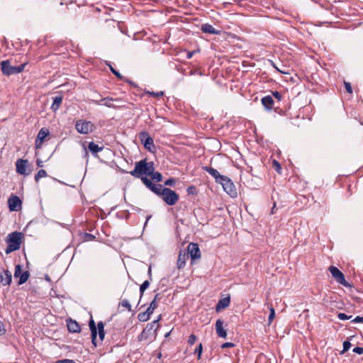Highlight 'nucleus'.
<instances>
[{
  "label": "nucleus",
  "mask_w": 363,
  "mask_h": 363,
  "mask_svg": "<svg viewBox=\"0 0 363 363\" xmlns=\"http://www.w3.org/2000/svg\"><path fill=\"white\" fill-rule=\"evenodd\" d=\"M153 165L152 162H148L146 159L141 160L135 162V168L130 174L135 178H140L143 182V178H147V176L152 174Z\"/></svg>",
  "instance_id": "1"
},
{
  "label": "nucleus",
  "mask_w": 363,
  "mask_h": 363,
  "mask_svg": "<svg viewBox=\"0 0 363 363\" xmlns=\"http://www.w3.org/2000/svg\"><path fill=\"white\" fill-rule=\"evenodd\" d=\"M23 235L22 233L13 232L9 234L7 238V247L6 248V254H9L13 251L18 250L22 242Z\"/></svg>",
  "instance_id": "2"
},
{
  "label": "nucleus",
  "mask_w": 363,
  "mask_h": 363,
  "mask_svg": "<svg viewBox=\"0 0 363 363\" xmlns=\"http://www.w3.org/2000/svg\"><path fill=\"white\" fill-rule=\"evenodd\" d=\"M89 328L91 333V341L93 345L96 347L98 344L97 330L99 336V341L102 342L103 340L104 339V325L102 321H100L98 323L96 328L94 321L93 320H91L89 321Z\"/></svg>",
  "instance_id": "3"
},
{
  "label": "nucleus",
  "mask_w": 363,
  "mask_h": 363,
  "mask_svg": "<svg viewBox=\"0 0 363 363\" xmlns=\"http://www.w3.org/2000/svg\"><path fill=\"white\" fill-rule=\"evenodd\" d=\"M161 319V315L157 320L148 323L146 327L143 330L142 333L138 336L139 341L147 340L151 336H156V331L159 328V321Z\"/></svg>",
  "instance_id": "4"
},
{
  "label": "nucleus",
  "mask_w": 363,
  "mask_h": 363,
  "mask_svg": "<svg viewBox=\"0 0 363 363\" xmlns=\"http://www.w3.org/2000/svg\"><path fill=\"white\" fill-rule=\"evenodd\" d=\"M27 63L25 62L18 66H11L9 60H4L1 62V68L4 75L10 76L21 73L24 69Z\"/></svg>",
  "instance_id": "5"
},
{
  "label": "nucleus",
  "mask_w": 363,
  "mask_h": 363,
  "mask_svg": "<svg viewBox=\"0 0 363 363\" xmlns=\"http://www.w3.org/2000/svg\"><path fill=\"white\" fill-rule=\"evenodd\" d=\"M162 200L169 206L174 205L179 200V195L169 188H164L161 192Z\"/></svg>",
  "instance_id": "6"
},
{
  "label": "nucleus",
  "mask_w": 363,
  "mask_h": 363,
  "mask_svg": "<svg viewBox=\"0 0 363 363\" xmlns=\"http://www.w3.org/2000/svg\"><path fill=\"white\" fill-rule=\"evenodd\" d=\"M223 186V190L232 198H235L238 195L237 189L228 177L225 176L221 178L219 182Z\"/></svg>",
  "instance_id": "7"
},
{
  "label": "nucleus",
  "mask_w": 363,
  "mask_h": 363,
  "mask_svg": "<svg viewBox=\"0 0 363 363\" xmlns=\"http://www.w3.org/2000/svg\"><path fill=\"white\" fill-rule=\"evenodd\" d=\"M75 128L81 134H89L94 130V125L91 121L78 120L76 122Z\"/></svg>",
  "instance_id": "8"
},
{
  "label": "nucleus",
  "mask_w": 363,
  "mask_h": 363,
  "mask_svg": "<svg viewBox=\"0 0 363 363\" xmlns=\"http://www.w3.org/2000/svg\"><path fill=\"white\" fill-rule=\"evenodd\" d=\"M329 271L332 274L333 277L335 279V280L345 286H347L349 284L345 279V276L343 273L340 271L336 267L330 266L329 267Z\"/></svg>",
  "instance_id": "9"
},
{
  "label": "nucleus",
  "mask_w": 363,
  "mask_h": 363,
  "mask_svg": "<svg viewBox=\"0 0 363 363\" xmlns=\"http://www.w3.org/2000/svg\"><path fill=\"white\" fill-rule=\"evenodd\" d=\"M139 137L141 141L144 143L145 147L149 151L152 152L155 149L154 140L147 132L140 133Z\"/></svg>",
  "instance_id": "10"
},
{
  "label": "nucleus",
  "mask_w": 363,
  "mask_h": 363,
  "mask_svg": "<svg viewBox=\"0 0 363 363\" xmlns=\"http://www.w3.org/2000/svg\"><path fill=\"white\" fill-rule=\"evenodd\" d=\"M28 166V161L27 160L18 159L16 162V172L21 175H28L30 171H27Z\"/></svg>",
  "instance_id": "11"
},
{
  "label": "nucleus",
  "mask_w": 363,
  "mask_h": 363,
  "mask_svg": "<svg viewBox=\"0 0 363 363\" xmlns=\"http://www.w3.org/2000/svg\"><path fill=\"white\" fill-rule=\"evenodd\" d=\"M143 183L155 194L161 196L163 187L161 184H153L148 178H143Z\"/></svg>",
  "instance_id": "12"
},
{
  "label": "nucleus",
  "mask_w": 363,
  "mask_h": 363,
  "mask_svg": "<svg viewBox=\"0 0 363 363\" xmlns=\"http://www.w3.org/2000/svg\"><path fill=\"white\" fill-rule=\"evenodd\" d=\"M50 134L48 129L43 128H41L37 135L35 141V149H40L42 147L45 138Z\"/></svg>",
  "instance_id": "13"
},
{
  "label": "nucleus",
  "mask_w": 363,
  "mask_h": 363,
  "mask_svg": "<svg viewBox=\"0 0 363 363\" xmlns=\"http://www.w3.org/2000/svg\"><path fill=\"white\" fill-rule=\"evenodd\" d=\"M119 99H113L111 97L102 98L101 100H91V102L96 105H104L108 108H116V106L113 104V101H120Z\"/></svg>",
  "instance_id": "14"
},
{
  "label": "nucleus",
  "mask_w": 363,
  "mask_h": 363,
  "mask_svg": "<svg viewBox=\"0 0 363 363\" xmlns=\"http://www.w3.org/2000/svg\"><path fill=\"white\" fill-rule=\"evenodd\" d=\"M186 253H189V257L190 256L193 260L201 257L200 249L196 243L191 242L188 245V252Z\"/></svg>",
  "instance_id": "15"
},
{
  "label": "nucleus",
  "mask_w": 363,
  "mask_h": 363,
  "mask_svg": "<svg viewBox=\"0 0 363 363\" xmlns=\"http://www.w3.org/2000/svg\"><path fill=\"white\" fill-rule=\"evenodd\" d=\"M12 281V275L8 269L0 270V284L4 286L10 285Z\"/></svg>",
  "instance_id": "16"
},
{
  "label": "nucleus",
  "mask_w": 363,
  "mask_h": 363,
  "mask_svg": "<svg viewBox=\"0 0 363 363\" xmlns=\"http://www.w3.org/2000/svg\"><path fill=\"white\" fill-rule=\"evenodd\" d=\"M10 211H16L21 208V201L17 196H12L8 200Z\"/></svg>",
  "instance_id": "17"
},
{
  "label": "nucleus",
  "mask_w": 363,
  "mask_h": 363,
  "mask_svg": "<svg viewBox=\"0 0 363 363\" xmlns=\"http://www.w3.org/2000/svg\"><path fill=\"white\" fill-rule=\"evenodd\" d=\"M223 321L221 319H218L216 322V332L218 337L225 338L227 337V332L223 328Z\"/></svg>",
  "instance_id": "18"
},
{
  "label": "nucleus",
  "mask_w": 363,
  "mask_h": 363,
  "mask_svg": "<svg viewBox=\"0 0 363 363\" xmlns=\"http://www.w3.org/2000/svg\"><path fill=\"white\" fill-rule=\"evenodd\" d=\"M203 169L210 174L216 179L217 183H219L221 180V178L225 177L223 175H220L216 169L210 167H203Z\"/></svg>",
  "instance_id": "19"
},
{
  "label": "nucleus",
  "mask_w": 363,
  "mask_h": 363,
  "mask_svg": "<svg viewBox=\"0 0 363 363\" xmlns=\"http://www.w3.org/2000/svg\"><path fill=\"white\" fill-rule=\"evenodd\" d=\"M188 259H189V253H186V252L180 251L179 256H178L177 267L179 269L183 268L186 265V262Z\"/></svg>",
  "instance_id": "20"
},
{
  "label": "nucleus",
  "mask_w": 363,
  "mask_h": 363,
  "mask_svg": "<svg viewBox=\"0 0 363 363\" xmlns=\"http://www.w3.org/2000/svg\"><path fill=\"white\" fill-rule=\"evenodd\" d=\"M230 302V297H225L218 301L216 306V311L217 312L220 311L222 309L227 308Z\"/></svg>",
  "instance_id": "21"
},
{
  "label": "nucleus",
  "mask_w": 363,
  "mask_h": 363,
  "mask_svg": "<svg viewBox=\"0 0 363 363\" xmlns=\"http://www.w3.org/2000/svg\"><path fill=\"white\" fill-rule=\"evenodd\" d=\"M262 104L267 110H271L274 105V100L271 96H266L262 99Z\"/></svg>",
  "instance_id": "22"
},
{
  "label": "nucleus",
  "mask_w": 363,
  "mask_h": 363,
  "mask_svg": "<svg viewBox=\"0 0 363 363\" xmlns=\"http://www.w3.org/2000/svg\"><path fill=\"white\" fill-rule=\"evenodd\" d=\"M67 329L71 333H79L80 331V325L75 320H70L67 324Z\"/></svg>",
  "instance_id": "23"
},
{
  "label": "nucleus",
  "mask_w": 363,
  "mask_h": 363,
  "mask_svg": "<svg viewBox=\"0 0 363 363\" xmlns=\"http://www.w3.org/2000/svg\"><path fill=\"white\" fill-rule=\"evenodd\" d=\"M201 30L205 33L218 34L219 31L216 30L213 26L208 23H205L201 26Z\"/></svg>",
  "instance_id": "24"
},
{
  "label": "nucleus",
  "mask_w": 363,
  "mask_h": 363,
  "mask_svg": "<svg viewBox=\"0 0 363 363\" xmlns=\"http://www.w3.org/2000/svg\"><path fill=\"white\" fill-rule=\"evenodd\" d=\"M62 96H57L53 98V102H52V104L51 106V109L54 111V112H56L61 104H62Z\"/></svg>",
  "instance_id": "25"
},
{
  "label": "nucleus",
  "mask_w": 363,
  "mask_h": 363,
  "mask_svg": "<svg viewBox=\"0 0 363 363\" xmlns=\"http://www.w3.org/2000/svg\"><path fill=\"white\" fill-rule=\"evenodd\" d=\"M88 149L93 155H96L99 152H101L104 149V147H99L98 145L95 144L94 142H90L88 145Z\"/></svg>",
  "instance_id": "26"
},
{
  "label": "nucleus",
  "mask_w": 363,
  "mask_h": 363,
  "mask_svg": "<svg viewBox=\"0 0 363 363\" xmlns=\"http://www.w3.org/2000/svg\"><path fill=\"white\" fill-rule=\"evenodd\" d=\"M153 180L161 182L162 180V175L159 172H155V167L153 166L152 174L149 175Z\"/></svg>",
  "instance_id": "27"
},
{
  "label": "nucleus",
  "mask_w": 363,
  "mask_h": 363,
  "mask_svg": "<svg viewBox=\"0 0 363 363\" xmlns=\"http://www.w3.org/2000/svg\"><path fill=\"white\" fill-rule=\"evenodd\" d=\"M28 277H29L28 272H27V271L23 272L19 277L18 284L21 285V284H24L25 282H26L27 280L28 279Z\"/></svg>",
  "instance_id": "28"
},
{
  "label": "nucleus",
  "mask_w": 363,
  "mask_h": 363,
  "mask_svg": "<svg viewBox=\"0 0 363 363\" xmlns=\"http://www.w3.org/2000/svg\"><path fill=\"white\" fill-rule=\"evenodd\" d=\"M47 177V172L44 169H40L36 175L35 176V180L36 182L39 181L40 179Z\"/></svg>",
  "instance_id": "29"
},
{
  "label": "nucleus",
  "mask_w": 363,
  "mask_h": 363,
  "mask_svg": "<svg viewBox=\"0 0 363 363\" xmlns=\"http://www.w3.org/2000/svg\"><path fill=\"white\" fill-rule=\"evenodd\" d=\"M138 318L141 322H145L150 319V315L145 312L140 313L138 315Z\"/></svg>",
  "instance_id": "30"
},
{
  "label": "nucleus",
  "mask_w": 363,
  "mask_h": 363,
  "mask_svg": "<svg viewBox=\"0 0 363 363\" xmlns=\"http://www.w3.org/2000/svg\"><path fill=\"white\" fill-rule=\"evenodd\" d=\"M150 286V282L149 281L146 280L141 285H140V296H143L144 291H145V289H147Z\"/></svg>",
  "instance_id": "31"
},
{
  "label": "nucleus",
  "mask_w": 363,
  "mask_h": 363,
  "mask_svg": "<svg viewBox=\"0 0 363 363\" xmlns=\"http://www.w3.org/2000/svg\"><path fill=\"white\" fill-rule=\"evenodd\" d=\"M121 305L127 308L128 311H132V308H131V305L130 303H129V301L128 299H123L121 302Z\"/></svg>",
  "instance_id": "32"
},
{
  "label": "nucleus",
  "mask_w": 363,
  "mask_h": 363,
  "mask_svg": "<svg viewBox=\"0 0 363 363\" xmlns=\"http://www.w3.org/2000/svg\"><path fill=\"white\" fill-rule=\"evenodd\" d=\"M202 351H203V346H202V344L201 343H199L198 345V346L196 347V348L194 350V353L195 354H197L198 355V359H200L201 357V354H202Z\"/></svg>",
  "instance_id": "33"
},
{
  "label": "nucleus",
  "mask_w": 363,
  "mask_h": 363,
  "mask_svg": "<svg viewBox=\"0 0 363 363\" xmlns=\"http://www.w3.org/2000/svg\"><path fill=\"white\" fill-rule=\"evenodd\" d=\"M109 66L110 70L111 72L118 79H123V77L121 74L119 72L116 70L110 64H107Z\"/></svg>",
  "instance_id": "34"
},
{
  "label": "nucleus",
  "mask_w": 363,
  "mask_h": 363,
  "mask_svg": "<svg viewBox=\"0 0 363 363\" xmlns=\"http://www.w3.org/2000/svg\"><path fill=\"white\" fill-rule=\"evenodd\" d=\"M22 273L23 272H22L21 266L20 264L16 265V267H15V272H14V277H19Z\"/></svg>",
  "instance_id": "35"
},
{
  "label": "nucleus",
  "mask_w": 363,
  "mask_h": 363,
  "mask_svg": "<svg viewBox=\"0 0 363 363\" xmlns=\"http://www.w3.org/2000/svg\"><path fill=\"white\" fill-rule=\"evenodd\" d=\"M351 347V343L349 341H345L343 342V349L341 351L340 354H344Z\"/></svg>",
  "instance_id": "36"
},
{
  "label": "nucleus",
  "mask_w": 363,
  "mask_h": 363,
  "mask_svg": "<svg viewBox=\"0 0 363 363\" xmlns=\"http://www.w3.org/2000/svg\"><path fill=\"white\" fill-rule=\"evenodd\" d=\"M196 339L197 337L194 334L190 335L188 338V344L189 345H193L196 342Z\"/></svg>",
  "instance_id": "37"
},
{
  "label": "nucleus",
  "mask_w": 363,
  "mask_h": 363,
  "mask_svg": "<svg viewBox=\"0 0 363 363\" xmlns=\"http://www.w3.org/2000/svg\"><path fill=\"white\" fill-rule=\"evenodd\" d=\"M337 317L340 320H349L352 318V315H347V314L344 313H339L337 314Z\"/></svg>",
  "instance_id": "38"
},
{
  "label": "nucleus",
  "mask_w": 363,
  "mask_h": 363,
  "mask_svg": "<svg viewBox=\"0 0 363 363\" xmlns=\"http://www.w3.org/2000/svg\"><path fill=\"white\" fill-rule=\"evenodd\" d=\"M269 310H270V313L269 315L268 320H269V322L271 323L275 317V310L272 306H271L269 308Z\"/></svg>",
  "instance_id": "39"
},
{
  "label": "nucleus",
  "mask_w": 363,
  "mask_h": 363,
  "mask_svg": "<svg viewBox=\"0 0 363 363\" xmlns=\"http://www.w3.org/2000/svg\"><path fill=\"white\" fill-rule=\"evenodd\" d=\"M273 167L275 168V170L278 173H281V164L277 160H273Z\"/></svg>",
  "instance_id": "40"
},
{
  "label": "nucleus",
  "mask_w": 363,
  "mask_h": 363,
  "mask_svg": "<svg viewBox=\"0 0 363 363\" xmlns=\"http://www.w3.org/2000/svg\"><path fill=\"white\" fill-rule=\"evenodd\" d=\"M158 296L159 294H156L155 298L152 301V302L150 304L151 308H153L154 310L157 307V303H156V301L158 299Z\"/></svg>",
  "instance_id": "41"
},
{
  "label": "nucleus",
  "mask_w": 363,
  "mask_h": 363,
  "mask_svg": "<svg viewBox=\"0 0 363 363\" xmlns=\"http://www.w3.org/2000/svg\"><path fill=\"white\" fill-rule=\"evenodd\" d=\"M147 94L150 96H155V97H160V96H162L164 95L163 91H159V92L147 91Z\"/></svg>",
  "instance_id": "42"
},
{
  "label": "nucleus",
  "mask_w": 363,
  "mask_h": 363,
  "mask_svg": "<svg viewBox=\"0 0 363 363\" xmlns=\"http://www.w3.org/2000/svg\"><path fill=\"white\" fill-rule=\"evenodd\" d=\"M176 183V179L174 178H169L164 182L166 186H173Z\"/></svg>",
  "instance_id": "43"
},
{
  "label": "nucleus",
  "mask_w": 363,
  "mask_h": 363,
  "mask_svg": "<svg viewBox=\"0 0 363 363\" xmlns=\"http://www.w3.org/2000/svg\"><path fill=\"white\" fill-rule=\"evenodd\" d=\"M344 84H345V87L348 93L351 94L352 92V89L350 83L347 82H345Z\"/></svg>",
  "instance_id": "44"
},
{
  "label": "nucleus",
  "mask_w": 363,
  "mask_h": 363,
  "mask_svg": "<svg viewBox=\"0 0 363 363\" xmlns=\"http://www.w3.org/2000/svg\"><path fill=\"white\" fill-rule=\"evenodd\" d=\"M353 352L354 353H357V354H363V347H356L353 349Z\"/></svg>",
  "instance_id": "45"
},
{
  "label": "nucleus",
  "mask_w": 363,
  "mask_h": 363,
  "mask_svg": "<svg viewBox=\"0 0 363 363\" xmlns=\"http://www.w3.org/2000/svg\"><path fill=\"white\" fill-rule=\"evenodd\" d=\"M55 363H75L74 360L69 359H64L56 361Z\"/></svg>",
  "instance_id": "46"
},
{
  "label": "nucleus",
  "mask_w": 363,
  "mask_h": 363,
  "mask_svg": "<svg viewBox=\"0 0 363 363\" xmlns=\"http://www.w3.org/2000/svg\"><path fill=\"white\" fill-rule=\"evenodd\" d=\"M272 94L278 101L281 100V95L279 91H275L272 92Z\"/></svg>",
  "instance_id": "47"
},
{
  "label": "nucleus",
  "mask_w": 363,
  "mask_h": 363,
  "mask_svg": "<svg viewBox=\"0 0 363 363\" xmlns=\"http://www.w3.org/2000/svg\"><path fill=\"white\" fill-rule=\"evenodd\" d=\"M352 321L355 323H363V316L362 317L357 316Z\"/></svg>",
  "instance_id": "48"
},
{
  "label": "nucleus",
  "mask_w": 363,
  "mask_h": 363,
  "mask_svg": "<svg viewBox=\"0 0 363 363\" xmlns=\"http://www.w3.org/2000/svg\"><path fill=\"white\" fill-rule=\"evenodd\" d=\"M6 333V329L4 328V325L1 321H0V335H4Z\"/></svg>",
  "instance_id": "49"
},
{
  "label": "nucleus",
  "mask_w": 363,
  "mask_h": 363,
  "mask_svg": "<svg viewBox=\"0 0 363 363\" xmlns=\"http://www.w3.org/2000/svg\"><path fill=\"white\" fill-rule=\"evenodd\" d=\"M235 345L232 342H225L222 345V348H228V347H233Z\"/></svg>",
  "instance_id": "50"
},
{
  "label": "nucleus",
  "mask_w": 363,
  "mask_h": 363,
  "mask_svg": "<svg viewBox=\"0 0 363 363\" xmlns=\"http://www.w3.org/2000/svg\"><path fill=\"white\" fill-rule=\"evenodd\" d=\"M194 74H199V75H203L202 72L198 70H191L189 72V75H194Z\"/></svg>",
  "instance_id": "51"
},
{
  "label": "nucleus",
  "mask_w": 363,
  "mask_h": 363,
  "mask_svg": "<svg viewBox=\"0 0 363 363\" xmlns=\"http://www.w3.org/2000/svg\"><path fill=\"white\" fill-rule=\"evenodd\" d=\"M154 311H155V310H154L153 308H151V307H150V306H149V307L147 308V310H146L145 313H147V314L150 316V315L153 313Z\"/></svg>",
  "instance_id": "52"
},
{
  "label": "nucleus",
  "mask_w": 363,
  "mask_h": 363,
  "mask_svg": "<svg viewBox=\"0 0 363 363\" xmlns=\"http://www.w3.org/2000/svg\"><path fill=\"white\" fill-rule=\"evenodd\" d=\"M36 163H37L38 167H42L43 166V162L40 159L37 160Z\"/></svg>",
  "instance_id": "53"
},
{
  "label": "nucleus",
  "mask_w": 363,
  "mask_h": 363,
  "mask_svg": "<svg viewBox=\"0 0 363 363\" xmlns=\"http://www.w3.org/2000/svg\"><path fill=\"white\" fill-rule=\"evenodd\" d=\"M194 53V51L189 52L187 53V56H186V57H187V59H191V58L192 57V56H193Z\"/></svg>",
  "instance_id": "54"
},
{
  "label": "nucleus",
  "mask_w": 363,
  "mask_h": 363,
  "mask_svg": "<svg viewBox=\"0 0 363 363\" xmlns=\"http://www.w3.org/2000/svg\"><path fill=\"white\" fill-rule=\"evenodd\" d=\"M271 64H272V65L273 66V67H274L277 71H279V72H281V73H285L284 72L279 70V69L277 68V66H276V65H275V64H274L272 61H271Z\"/></svg>",
  "instance_id": "55"
},
{
  "label": "nucleus",
  "mask_w": 363,
  "mask_h": 363,
  "mask_svg": "<svg viewBox=\"0 0 363 363\" xmlns=\"http://www.w3.org/2000/svg\"><path fill=\"white\" fill-rule=\"evenodd\" d=\"M275 208H276V203H274V206H273V207L272 208V211H271V213L272 214H274L275 213Z\"/></svg>",
  "instance_id": "56"
},
{
  "label": "nucleus",
  "mask_w": 363,
  "mask_h": 363,
  "mask_svg": "<svg viewBox=\"0 0 363 363\" xmlns=\"http://www.w3.org/2000/svg\"><path fill=\"white\" fill-rule=\"evenodd\" d=\"M125 82H127L128 83L130 84L131 85H133L134 86H135L136 85L133 82H131L130 80L128 79H125Z\"/></svg>",
  "instance_id": "57"
},
{
  "label": "nucleus",
  "mask_w": 363,
  "mask_h": 363,
  "mask_svg": "<svg viewBox=\"0 0 363 363\" xmlns=\"http://www.w3.org/2000/svg\"><path fill=\"white\" fill-rule=\"evenodd\" d=\"M192 189H194V187H193V186H190V187H189V188H188V189H187V191H188L189 193H191V192L192 191Z\"/></svg>",
  "instance_id": "58"
},
{
  "label": "nucleus",
  "mask_w": 363,
  "mask_h": 363,
  "mask_svg": "<svg viewBox=\"0 0 363 363\" xmlns=\"http://www.w3.org/2000/svg\"><path fill=\"white\" fill-rule=\"evenodd\" d=\"M87 235L89 236V238H91V237L92 238H94V235H92L91 234H87Z\"/></svg>",
  "instance_id": "59"
},
{
  "label": "nucleus",
  "mask_w": 363,
  "mask_h": 363,
  "mask_svg": "<svg viewBox=\"0 0 363 363\" xmlns=\"http://www.w3.org/2000/svg\"><path fill=\"white\" fill-rule=\"evenodd\" d=\"M87 235L89 236V238H91V237L92 238H94V235H92L91 234H87Z\"/></svg>",
  "instance_id": "60"
},
{
  "label": "nucleus",
  "mask_w": 363,
  "mask_h": 363,
  "mask_svg": "<svg viewBox=\"0 0 363 363\" xmlns=\"http://www.w3.org/2000/svg\"><path fill=\"white\" fill-rule=\"evenodd\" d=\"M148 272H149V273H150V272H151V267H149Z\"/></svg>",
  "instance_id": "61"
},
{
  "label": "nucleus",
  "mask_w": 363,
  "mask_h": 363,
  "mask_svg": "<svg viewBox=\"0 0 363 363\" xmlns=\"http://www.w3.org/2000/svg\"><path fill=\"white\" fill-rule=\"evenodd\" d=\"M148 219L145 221V225H147Z\"/></svg>",
  "instance_id": "62"
}]
</instances>
